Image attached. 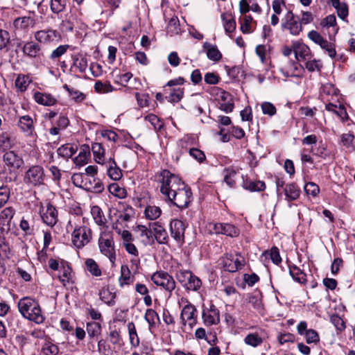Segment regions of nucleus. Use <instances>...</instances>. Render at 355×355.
Listing matches in <instances>:
<instances>
[{"label": "nucleus", "instance_id": "b1692460", "mask_svg": "<svg viewBox=\"0 0 355 355\" xmlns=\"http://www.w3.org/2000/svg\"><path fill=\"white\" fill-rule=\"evenodd\" d=\"M33 98L36 103L44 106H53L57 103V99L49 93L35 92Z\"/></svg>", "mask_w": 355, "mask_h": 355}, {"label": "nucleus", "instance_id": "a878e982", "mask_svg": "<svg viewBox=\"0 0 355 355\" xmlns=\"http://www.w3.org/2000/svg\"><path fill=\"white\" fill-rule=\"evenodd\" d=\"M285 199L287 201H293L297 200L300 195V189L295 183H289L286 184L284 189Z\"/></svg>", "mask_w": 355, "mask_h": 355}, {"label": "nucleus", "instance_id": "8fccbe9b", "mask_svg": "<svg viewBox=\"0 0 355 355\" xmlns=\"http://www.w3.org/2000/svg\"><path fill=\"white\" fill-rule=\"evenodd\" d=\"M69 49V45L68 44H62L58 46L55 49H54L49 55V58L51 60H57L61 58L63 55H64L68 49Z\"/></svg>", "mask_w": 355, "mask_h": 355}, {"label": "nucleus", "instance_id": "338daca9", "mask_svg": "<svg viewBox=\"0 0 355 355\" xmlns=\"http://www.w3.org/2000/svg\"><path fill=\"white\" fill-rule=\"evenodd\" d=\"M334 8L336 10L338 16L342 20L347 21V17L349 14V10L347 3H341L339 4V6H336V8Z\"/></svg>", "mask_w": 355, "mask_h": 355}, {"label": "nucleus", "instance_id": "f704fd0d", "mask_svg": "<svg viewBox=\"0 0 355 355\" xmlns=\"http://www.w3.org/2000/svg\"><path fill=\"white\" fill-rule=\"evenodd\" d=\"M34 217L30 215H27L23 217L19 223V227L21 230L28 235L33 234V232L34 230Z\"/></svg>", "mask_w": 355, "mask_h": 355}, {"label": "nucleus", "instance_id": "bb28decb", "mask_svg": "<svg viewBox=\"0 0 355 355\" xmlns=\"http://www.w3.org/2000/svg\"><path fill=\"white\" fill-rule=\"evenodd\" d=\"M90 157V148L89 145H83L78 156L73 159L74 164L77 166H83L86 164Z\"/></svg>", "mask_w": 355, "mask_h": 355}, {"label": "nucleus", "instance_id": "cd10ccee", "mask_svg": "<svg viewBox=\"0 0 355 355\" xmlns=\"http://www.w3.org/2000/svg\"><path fill=\"white\" fill-rule=\"evenodd\" d=\"M72 67H75L80 73H84L88 67V60L87 57L81 53L72 56Z\"/></svg>", "mask_w": 355, "mask_h": 355}, {"label": "nucleus", "instance_id": "39448f33", "mask_svg": "<svg viewBox=\"0 0 355 355\" xmlns=\"http://www.w3.org/2000/svg\"><path fill=\"white\" fill-rule=\"evenodd\" d=\"M98 246L101 252L114 263L116 260V252L112 234L110 232L102 233L98 239Z\"/></svg>", "mask_w": 355, "mask_h": 355}, {"label": "nucleus", "instance_id": "aec40b11", "mask_svg": "<svg viewBox=\"0 0 355 355\" xmlns=\"http://www.w3.org/2000/svg\"><path fill=\"white\" fill-rule=\"evenodd\" d=\"M59 37L57 31L53 29H45L35 32V39L40 43L48 44L53 42Z\"/></svg>", "mask_w": 355, "mask_h": 355}, {"label": "nucleus", "instance_id": "f03ea898", "mask_svg": "<svg viewBox=\"0 0 355 355\" xmlns=\"http://www.w3.org/2000/svg\"><path fill=\"white\" fill-rule=\"evenodd\" d=\"M18 308L25 318L37 324H41L44 321L45 318L42 313L39 303L35 300L30 297L21 299L18 302Z\"/></svg>", "mask_w": 355, "mask_h": 355}, {"label": "nucleus", "instance_id": "1a4fd4ad", "mask_svg": "<svg viewBox=\"0 0 355 355\" xmlns=\"http://www.w3.org/2000/svg\"><path fill=\"white\" fill-rule=\"evenodd\" d=\"M282 28L289 31V33L293 35H299L303 29L299 19L295 18V15L291 10L287 12L282 19Z\"/></svg>", "mask_w": 355, "mask_h": 355}, {"label": "nucleus", "instance_id": "c85d7f7f", "mask_svg": "<svg viewBox=\"0 0 355 355\" xmlns=\"http://www.w3.org/2000/svg\"><path fill=\"white\" fill-rule=\"evenodd\" d=\"M23 52L30 58L39 57L41 53V47L38 44L33 41L27 42L24 45Z\"/></svg>", "mask_w": 355, "mask_h": 355}, {"label": "nucleus", "instance_id": "f8f14e48", "mask_svg": "<svg viewBox=\"0 0 355 355\" xmlns=\"http://www.w3.org/2000/svg\"><path fill=\"white\" fill-rule=\"evenodd\" d=\"M222 264L225 271L235 272L244 266V259L241 257L234 258L233 254L226 253L222 257Z\"/></svg>", "mask_w": 355, "mask_h": 355}, {"label": "nucleus", "instance_id": "58836bf2", "mask_svg": "<svg viewBox=\"0 0 355 355\" xmlns=\"http://www.w3.org/2000/svg\"><path fill=\"white\" fill-rule=\"evenodd\" d=\"M244 343L249 346L252 347H257L261 345L263 343V338L257 332L249 333L244 338Z\"/></svg>", "mask_w": 355, "mask_h": 355}, {"label": "nucleus", "instance_id": "49530a36", "mask_svg": "<svg viewBox=\"0 0 355 355\" xmlns=\"http://www.w3.org/2000/svg\"><path fill=\"white\" fill-rule=\"evenodd\" d=\"M60 281L64 286L69 284L72 279V269L69 266L62 267V272L58 277Z\"/></svg>", "mask_w": 355, "mask_h": 355}, {"label": "nucleus", "instance_id": "6e6d98bb", "mask_svg": "<svg viewBox=\"0 0 355 355\" xmlns=\"http://www.w3.org/2000/svg\"><path fill=\"white\" fill-rule=\"evenodd\" d=\"M88 177L84 173H74L71 177V180L74 185L78 187L85 188V184L87 182Z\"/></svg>", "mask_w": 355, "mask_h": 355}, {"label": "nucleus", "instance_id": "37998d69", "mask_svg": "<svg viewBox=\"0 0 355 355\" xmlns=\"http://www.w3.org/2000/svg\"><path fill=\"white\" fill-rule=\"evenodd\" d=\"M94 89L97 93L107 94L113 92L114 88L110 82L107 81L103 83L101 80H98L94 84Z\"/></svg>", "mask_w": 355, "mask_h": 355}, {"label": "nucleus", "instance_id": "0e129e2a", "mask_svg": "<svg viewBox=\"0 0 355 355\" xmlns=\"http://www.w3.org/2000/svg\"><path fill=\"white\" fill-rule=\"evenodd\" d=\"M189 153L193 158L200 163L203 162L206 159L204 152L198 148H191L189 149Z\"/></svg>", "mask_w": 355, "mask_h": 355}, {"label": "nucleus", "instance_id": "6ab92c4d", "mask_svg": "<svg viewBox=\"0 0 355 355\" xmlns=\"http://www.w3.org/2000/svg\"><path fill=\"white\" fill-rule=\"evenodd\" d=\"M150 227L152 230L154 241L156 240L159 244H166L168 243V233L163 226L159 223L155 222L150 223Z\"/></svg>", "mask_w": 355, "mask_h": 355}, {"label": "nucleus", "instance_id": "6e6552de", "mask_svg": "<svg viewBox=\"0 0 355 355\" xmlns=\"http://www.w3.org/2000/svg\"><path fill=\"white\" fill-rule=\"evenodd\" d=\"M152 282L157 286L162 287L168 292L175 288V282L172 276L164 271H158L151 276Z\"/></svg>", "mask_w": 355, "mask_h": 355}, {"label": "nucleus", "instance_id": "393cba45", "mask_svg": "<svg viewBox=\"0 0 355 355\" xmlns=\"http://www.w3.org/2000/svg\"><path fill=\"white\" fill-rule=\"evenodd\" d=\"M203 48L206 51L208 59L214 62H219L222 58V53L218 50L216 45L207 42L203 44Z\"/></svg>", "mask_w": 355, "mask_h": 355}, {"label": "nucleus", "instance_id": "f3484780", "mask_svg": "<svg viewBox=\"0 0 355 355\" xmlns=\"http://www.w3.org/2000/svg\"><path fill=\"white\" fill-rule=\"evenodd\" d=\"M3 161L10 171L18 170L24 164L23 159L15 151L9 150L4 153Z\"/></svg>", "mask_w": 355, "mask_h": 355}, {"label": "nucleus", "instance_id": "7ed1b4c3", "mask_svg": "<svg viewBox=\"0 0 355 355\" xmlns=\"http://www.w3.org/2000/svg\"><path fill=\"white\" fill-rule=\"evenodd\" d=\"M175 278L187 291H198L202 286L201 279L189 270H179Z\"/></svg>", "mask_w": 355, "mask_h": 355}, {"label": "nucleus", "instance_id": "2f4dec72", "mask_svg": "<svg viewBox=\"0 0 355 355\" xmlns=\"http://www.w3.org/2000/svg\"><path fill=\"white\" fill-rule=\"evenodd\" d=\"M135 277L130 275V270L128 266L123 265L121 267V276L119 277V282L121 287L125 285H129L134 282Z\"/></svg>", "mask_w": 355, "mask_h": 355}, {"label": "nucleus", "instance_id": "4c0bfd02", "mask_svg": "<svg viewBox=\"0 0 355 355\" xmlns=\"http://www.w3.org/2000/svg\"><path fill=\"white\" fill-rule=\"evenodd\" d=\"M289 273L295 281L300 284H304L306 282V274L295 265L289 266Z\"/></svg>", "mask_w": 355, "mask_h": 355}, {"label": "nucleus", "instance_id": "ea45409f", "mask_svg": "<svg viewBox=\"0 0 355 355\" xmlns=\"http://www.w3.org/2000/svg\"><path fill=\"white\" fill-rule=\"evenodd\" d=\"M243 188L250 191H262L266 189V184L263 181H248L243 183Z\"/></svg>", "mask_w": 355, "mask_h": 355}, {"label": "nucleus", "instance_id": "f257e3e1", "mask_svg": "<svg viewBox=\"0 0 355 355\" xmlns=\"http://www.w3.org/2000/svg\"><path fill=\"white\" fill-rule=\"evenodd\" d=\"M160 192L166 200L179 208H186L191 200L192 193L182 180L168 170H163L159 176Z\"/></svg>", "mask_w": 355, "mask_h": 355}, {"label": "nucleus", "instance_id": "dca6fc26", "mask_svg": "<svg viewBox=\"0 0 355 355\" xmlns=\"http://www.w3.org/2000/svg\"><path fill=\"white\" fill-rule=\"evenodd\" d=\"M307 326L308 324L306 321H301L297 327V333L304 336L308 344L318 343L320 341L319 334L314 329H308Z\"/></svg>", "mask_w": 355, "mask_h": 355}, {"label": "nucleus", "instance_id": "412c9836", "mask_svg": "<svg viewBox=\"0 0 355 355\" xmlns=\"http://www.w3.org/2000/svg\"><path fill=\"white\" fill-rule=\"evenodd\" d=\"M15 213V209L11 207H6L1 211L0 213V229L1 232L9 231L10 222Z\"/></svg>", "mask_w": 355, "mask_h": 355}, {"label": "nucleus", "instance_id": "72a5a7b5", "mask_svg": "<svg viewBox=\"0 0 355 355\" xmlns=\"http://www.w3.org/2000/svg\"><path fill=\"white\" fill-rule=\"evenodd\" d=\"M85 189L93 193H99L104 190V185L102 182L96 178H89L87 182L85 184Z\"/></svg>", "mask_w": 355, "mask_h": 355}, {"label": "nucleus", "instance_id": "09e8293b", "mask_svg": "<svg viewBox=\"0 0 355 355\" xmlns=\"http://www.w3.org/2000/svg\"><path fill=\"white\" fill-rule=\"evenodd\" d=\"M101 326L98 322H91L87 323V331L89 337H95L100 334Z\"/></svg>", "mask_w": 355, "mask_h": 355}, {"label": "nucleus", "instance_id": "13d9d810", "mask_svg": "<svg viewBox=\"0 0 355 355\" xmlns=\"http://www.w3.org/2000/svg\"><path fill=\"white\" fill-rule=\"evenodd\" d=\"M11 147L10 137L6 132L0 133V150L6 151Z\"/></svg>", "mask_w": 355, "mask_h": 355}, {"label": "nucleus", "instance_id": "4468645a", "mask_svg": "<svg viewBox=\"0 0 355 355\" xmlns=\"http://www.w3.org/2000/svg\"><path fill=\"white\" fill-rule=\"evenodd\" d=\"M136 238L144 245H151L154 244V237L152 234V230L150 227H148L138 225L134 230Z\"/></svg>", "mask_w": 355, "mask_h": 355}, {"label": "nucleus", "instance_id": "473e14b6", "mask_svg": "<svg viewBox=\"0 0 355 355\" xmlns=\"http://www.w3.org/2000/svg\"><path fill=\"white\" fill-rule=\"evenodd\" d=\"M78 148L70 144L62 145L57 150V153L60 157L68 159L71 158L77 151Z\"/></svg>", "mask_w": 355, "mask_h": 355}, {"label": "nucleus", "instance_id": "2eb2a0df", "mask_svg": "<svg viewBox=\"0 0 355 355\" xmlns=\"http://www.w3.org/2000/svg\"><path fill=\"white\" fill-rule=\"evenodd\" d=\"M214 230L216 234H223L231 238L238 237L240 234L239 227L227 223H217L214 224Z\"/></svg>", "mask_w": 355, "mask_h": 355}, {"label": "nucleus", "instance_id": "79ce46f5", "mask_svg": "<svg viewBox=\"0 0 355 355\" xmlns=\"http://www.w3.org/2000/svg\"><path fill=\"white\" fill-rule=\"evenodd\" d=\"M100 299L109 305L114 304L115 294L112 293L108 288H103L99 291Z\"/></svg>", "mask_w": 355, "mask_h": 355}, {"label": "nucleus", "instance_id": "864d4df0", "mask_svg": "<svg viewBox=\"0 0 355 355\" xmlns=\"http://www.w3.org/2000/svg\"><path fill=\"white\" fill-rule=\"evenodd\" d=\"M340 144L347 148H354L353 142L355 137L353 133H344L340 136Z\"/></svg>", "mask_w": 355, "mask_h": 355}, {"label": "nucleus", "instance_id": "c756f323", "mask_svg": "<svg viewBox=\"0 0 355 355\" xmlns=\"http://www.w3.org/2000/svg\"><path fill=\"white\" fill-rule=\"evenodd\" d=\"M91 150L93 153L96 162L100 164H105L107 162L105 157V148L101 143H94Z\"/></svg>", "mask_w": 355, "mask_h": 355}, {"label": "nucleus", "instance_id": "e2e57ef3", "mask_svg": "<svg viewBox=\"0 0 355 355\" xmlns=\"http://www.w3.org/2000/svg\"><path fill=\"white\" fill-rule=\"evenodd\" d=\"M320 46L327 53L328 55L331 58H334L336 57V51L335 45L331 42H329V41L325 40Z\"/></svg>", "mask_w": 355, "mask_h": 355}, {"label": "nucleus", "instance_id": "9b49d317", "mask_svg": "<svg viewBox=\"0 0 355 355\" xmlns=\"http://www.w3.org/2000/svg\"><path fill=\"white\" fill-rule=\"evenodd\" d=\"M197 316L196 308L194 305L188 302L181 311V322L184 326H186L187 324L190 328H193L197 324Z\"/></svg>", "mask_w": 355, "mask_h": 355}, {"label": "nucleus", "instance_id": "7c9ffc66", "mask_svg": "<svg viewBox=\"0 0 355 355\" xmlns=\"http://www.w3.org/2000/svg\"><path fill=\"white\" fill-rule=\"evenodd\" d=\"M85 270L93 277H98L102 275L101 268L97 262L92 258H88L85 260Z\"/></svg>", "mask_w": 355, "mask_h": 355}, {"label": "nucleus", "instance_id": "ddd939ff", "mask_svg": "<svg viewBox=\"0 0 355 355\" xmlns=\"http://www.w3.org/2000/svg\"><path fill=\"white\" fill-rule=\"evenodd\" d=\"M17 126L26 136L32 137L37 136L35 130V121L31 116L24 115L19 116Z\"/></svg>", "mask_w": 355, "mask_h": 355}, {"label": "nucleus", "instance_id": "a211bd4d", "mask_svg": "<svg viewBox=\"0 0 355 355\" xmlns=\"http://www.w3.org/2000/svg\"><path fill=\"white\" fill-rule=\"evenodd\" d=\"M186 226L183 221L179 219H173L170 223L171 236L178 243H183L184 241V232Z\"/></svg>", "mask_w": 355, "mask_h": 355}, {"label": "nucleus", "instance_id": "603ef678", "mask_svg": "<svg viewBox=\"0 0 355 355\" xmlns=\"http://www.w3.org/2000/svg\"><path fill=\"white\" fill-rule=\"evenodd\" d=\"M184 95V89L181 88L173 89L166 99L171 103H178L181 101Z\"/></svg>", "mask_w": 355, "mask_h": 355}, {"label": "nucleus", "instance_id": "a19ab883", "mask_svg": "<svg viewBox=\"0 0 355 355\" xmlns=\"http://www.w3.org/2000/svg\"><path fill=\"white\" fill-rule=\"evenodd\" d=\"M161 214V209L155 205H148L144 210L145 216L148 220H156L160 216Z\"/></svg>", "mask_w": 355, "mask_h": 355}, {"label": "nucleus", "instance_id": "774afa93", "mask_svg": "<svg viewBox=\"0 0 355 355\" xmlns=\"http://www.w3.org/2000/svg\"><path fill=\"white\" fill-rule=\"evenodd\" d=\"M132 78V73L130 72H127L123 74H119L116 76L114 83L125 87Z\"/></svg>", "mask_w": 355, "mask_h": 355}, {"label": "nucleus", "instance_id": "3c124183", "mask_svg": "<svg viewBox=\"0 0 355 355\" xmlns=\"http://www.w3.org/2000/svg\"><path fill=\"white\" fill-rule=\"evenodd\" d=\"M253 21L251 15H245L243 19V22L241 24V31L244 34H248L253 31L251 27V24Z\"/></svg>", "mask_w": 355, "mask_h": 355}, {"label": "nucleus", "instance_id": "5701e85b", "mask_svg": "<svg viewBox=\"0 0 355 355\" xmlns=\"http://www.w3.org/2000/svg\"><path fill=\"white\" fill-rule=\"evenodd\" d=\"M107 168V175L113 180H119L122 176V171L117 166L114 157H110L107 162L105 163Z\"/></svg>", "mask_w": 355, "mask_h": 355}, {"label": "nucleus", "instance_id": "680f3d73", "mask_svg": "<svg viewBox=\"0 0 355 355\" xmlns=\"http://www.w3.org/2000/svg\"><path fill=\"white\" fill-rule=\"evenodd\" d=\"M109 191L113 195L119 198H123L126 196V191L125 189L120 187L117 184H111L109 186Z\"/></svg>", "mask_w": 355, "mask_h": 355}, {"label": "nucleus", "instance_id": "20e7f679", "mask_svg": "<svg viewBox=\"0 0 355 355\" xmlns=\"http://www.w3.org/2000/svg\"><path fill=\"white\" fill-rule=\"evenodd\" d=\"M92 239V230L83 225L75 227L71 233V243L78 249L83 248Z\"/></svg>", "mask_w": 355, "mask_h": 355}, {"label": "nucleus", "instance_id": "4d7b16f0", "mask_svg": "<svg viewBox=\"0 0 355 355\" xmlns=\"http://www.w3.org/2000/svg\"><path fill=\"white\" fill-rule=\"evenodd\" d=\"M144 318L148 322L150 327L155 325L156 320H159L158 314L152 309L146 310Z\"/></svg>", "mask_w": 355, "mask_h": 355}, {"label": "nucleus", "instance_id": "c9c22d12", "mask_svg": "<svg viewBox=\"0 0 355 355\" xmlns=\"http://www.w3.org/2000/svg\"><path fill=\"white\" fill-rule=\"evenodd\" d=\"M221 18L225 32L227 33L234 32L236 29V21L232 14L225 12L222 14Z\"/></svg>", "mask_w": 355, "mask_h": 355}, {"label": "nucleus", "instance_id": "052dcab7", "mask_svg": "<svg viewBox=\"0 0 355 355\" xmlns=\"http://www.w3.org/2000/svg\"><path fill=\"white\" fill-rule=\"evenodd\" d=\"M145 119L151 123L155 130H160L164 127V123L155 114H148Z\"/></svg>", "mask_w": 355, "mask_h": 355}, {"label": "nucleus", "instance_id": "69168bd1", "mask_svg": "<svg viewBox=\"0 0 355 355\" xmlns=\"http://www.w3.org/2000/svg\"><path fill=\"white\" fill-rule=\"evenodd\" d=\"M64 0H51V10L54 13H59L65 8Z\"/></svg>", "mask_w": 355, "mask_h": 355}, {"label": "nucleus", "instance_id": "0eeeda50", "mask_svg": "<svg viewBox=\"0 0 355 355\" xmlns=\"http://www.w3.org/2000/svg\"><path fill=\"white\" fill-rule=\"evenodd\" d=\"M39 214L42 222L51 227H54L58 220V210L49 202L40 204Z\"/></svg>", "mask_w": 355, "mask_h": 355}, {"label": "nucleus", "instance_id": "bf43d9fd", "mask_svg": "<svg viewBox=\"0 0 355 355\" xmlns=\"http://www.w3.org/2000/svg\"><path fill=\"white\" fill-rule=\"evenodd\" d=\"M306 69L310 71H318L320 72L322 68V64L320 60H313L307 61L305 64Z\"/></svg>", "mask_w": 355, "mask_h": 355}, {"label": "nucleus", "instance_id": "423d86ee", "mask_svg": "<svg viewBox=\"0 0 355 355\" xmlns=\"http://www.w3.org/2000/svg\"><path fill=\"white\" fill-rule=\"evenodd\" d=\"M45 174L44 168L39 165L31 166L25 173L24 182L30 186L39 187L44 184Z\"/></svg>", "mask_w": 355, "mask_h": 355}, {"label": "nucleus", "instance_id": "e433bc0d", "mask_svg": "<svg viewBox=\"0 0 355 355\" xmlns=\"http://www.w3.org/2000/svg\"><path fill=\"white\" fill-rule=\"evenodd\" d=\"M91 214L94 222L100 226H105L106 224V218L100 207L95 205L91 209Z\"/></svg>", "mask_w": 355, "mask_h": 355}, {"label": "nucleus", "instance_id": "4be33fe9", "mask_svg": "<svg viewBox=\"0 0 355 355\" xmlns=\"http://www.w3.org/2000/svg\"><path fill=\"white\" fill-rule=\"evenodd\" d=\"M35 24V20L31 17H21L15 19L13 25L17 30L28 32L33 28Z\"/></svg>", "mask_w": 355, "mask_h": 355}, {"label": "nucleus", "instance_id": "c03bdc74", "mask_svg": "<svg viewBox=\"0 0 355 355\" xmlns=\"http://www.w3.org/2000/svg\"><path fill=\"white\" fill-rule=\"evenodd\" d=\"M128 330L130 343L135 347L138 346L139 345V338L137 333L135 325L132 322L128 323Z\"/></svg>", "mask_w": 355, "mask_h": 355}, {"label": "nucleus", "instance_id": "9d476101", "mask_svg": "<svg viewBox=\"0 0 355 355\" xmlns=\"http://www.w3.org/2000/svg\"><path fill=\"white\" fill-rule=\"evenodd\" d=\"M202 318L205 326L218 324L220 322V312L217 307L212 303L209 307L203 306Z\"/></svg>", "mask_w": 355, "mask_h": 355}, {"label": "nucleus", "instance_id": "a18cd8bd", "mask_svg": "<svg viewBox=\"0 0 355 355\" xmlns=\"http://www.w3.org/2000/svg\"><path fill=\"white\" fill-rule=\"evenodd\" d=\"M63 88L69 92V96L77 103L82 102L86 97L83 92L73 87H70L66 84L63 86Z\"/></svg>", "mask_w": 355, "mask_h": 355}, {"label": "nucleus", "instance_id": "5fc2aeb1", "mask_svg": "<svg viewBox=\"0 0 355 355\" xmlns=\"http://www.w3.org/2000/svg\"><path fill=\"white\" fill-rule=\"evenodd\" d=\"M42 352L44 355H57L59 352V349L57 345L51 342H46L42 347Z\"/></svg>", "mask_w": 355, "mask_h": 355}, {"label": "nucleus", "instance_id": "de8ad7c7", "mask_svg": "<svg viewBox=\"0 0 355 355\" xmlns=\"http://www.w3.org/2000/svg\"><path fill=\"white\" fill-rule=\"evenodd\" d=\"M28 77L19 75L15 80V85L21 92H25L29 85Z\"/></svg>", "mask_w": 355, "mask_h": 355}]
</instances>
